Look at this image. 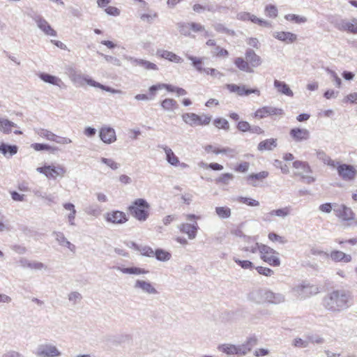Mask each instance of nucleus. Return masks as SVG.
I'll use <instances>...</instances> for the list:
<instances>
[{"label":"nucleus","instance_id":"f257e3e1","mask_svg":"<svg viewBox=\"0 0 357 357\" xmlns=\"http://www.w3.org/2000/svg\"><path fill=\"white\" fill-rule=\"evenodd\" d=\"M324 307L331 312L339 313L353 305V295L347 289H335L327 294L322 300Z\"/></svg>","mask_w":357,"mask_h":357},{"label":"nucleus","instance_id":"f03ea898","mask_svg":"<svg viewBox=\"0 0 357 357\" xmlns=\"http://www.w3.org/2000/svg\"><path fill=\"white\" fill-rule=\"evenodd\" d=\"M69 77L71 81L79 86H83L84 83H86L91 86L101 89L102 90L110 92L112 93H121V91L118 89H114L108 86L103 85L86 75L82 74L81 72H78L73 68L68 70Z\"/></svg>","mask_w":357,"mask_h":357},{"label":"nucleus","instance_id":"7ed1b4c3","mask_svg":"<svg viewBox=\"0 0 357 357\" xmlns=\"http://www.w3.org/2000/svg\"><path fill=\"white\" fill-rule=\"evenodd\" d=\"M151 206L143 198L135 199L128 207L130 214L139 222H145L150 215Z\"/></svg>","mask_w":357,"mask_h":357},{"label":"nucleus","instance_id":"20e7f679","mask_svg":"<svg viewBox=\"0 0 357 357\" xmlns=\"http://www.w3.org/2000/svg\"><path fill=\"white\" fill-rule=\"evenodd\" d=\"M337 165L335 168L337 169V174L342 180L344 181H352L357 176V170L355 167L346 163L337 162Z\"/></svg>","mask_w":357,"mask_h":357},{"label":"nucleus","instance_id":"39448f33","mask_svg":"<svg viewBox=\"0 0 357 357\" xmlns=\"http://www.w3.org/2000/svg\"><path fill=\"white\" fill-rule=\"evenodd\" d=\"M293 167L301 170L300 172H298L296 174L301 176L302 180L307 183L310 184L315 181V178L308 175V174L312 173V169L307 162L301 161V160H296L293 162Z\"/></svg>","mask_w":357,"mask_h":357},{"label":"nucleus","instance_id":"423d86ee","mask_svg":"<svg viewBox=\"0 0 357 357\" xmlns=\"http://www.w3.org/2000/svg\"><path fill=\"white\" fill-rule=\"evenodd\" d=\"M261 259L273 266H279L280 260L278 257V253L273 248L266 245H261L260 248Z\"/></svg>","mask_w":357,"mask_h":357},{"label":"nucleus","instance_id":"0eeeda50","mask_svg":"<svg viewBox=\"0 0 357 357\" xmlns=\"http://www.w3.org/2000/svg\"><path fill=\"white\" fill-rule=\"evenodd\" d=\"M294 292L301 298H306L319 292V287L309 283H303L293 288Z\"/></svg>","mask_w":357,"mask_h":357},{"label":"nucleus","instance_id":"6e6552de","mask_svg":"<svg viewBox=\"0 0 357 357\" xmlns=\"http://www.w3.org/2000/svg\"><path fill=\"white\" fill-rule=\"evenodd\" d=\"M35 354L38 357H59L61 353L56 346L45 343L37 347Z\"/></svg>","mask_w":357,"mask_h":357},{"label":"nucleus","instance_id":"1a4fd4ad","mask_svg":"<svg viewBox=\"0 0 357 357\" xmlns=\"http://www.w3.org/2000/svg\"><path fill=\"white\" fill-rule=\"evenodd\" d=\"M333 211L336 216L343 221L349 222L354 220V213L351 208L347 207L344 204L337 205L335 204Z\"/></svg>","mask_w":357,"mask_h":357},{"label":"nucleus","instance_id":"9d476101","mask_svg":"<svg viewBox=\"0 0 357 357\" xmlns=\"http://www.w3.org/2000/svg\"><path fill=\"white\" fill-rule=\"evenodd\" d=\"M284 111L282 109L271 106H264L259 108L254 114L255 118L264 119L268 116H282Z\"/></svg>","mask_w":357,"mask_h":357},{"label":"nucleus","instance_id":"9b49d317","mask_svg":"<svg viewBox=\"0 0 357 357\" xmlns=\"http://www.w3.org/2000/svg\"><path fill=\"white\" fill-rule=\"evenodd\" d=\"M37 26L47 36L56 37V31L51 26L48 22L40 15H36L33 17Z\"/></svg>","mask_w":357,"mask_h":357},{"label":"nucleus","instance_id":"f8f14e48","mask_svg":"<svg viewBox=\"0 0 357 357\" xmlns=\"http://www.w3.org/2000/svg\"><path fill=\"white\" fill-rule=\"evenodd\" d=\"M227 89L231 93H236L240 96H249L251 93L260 95V91L257 89H245V85L238 86L234 84H228L226 85Z\"/></svg>","mask_w":357,"mask_h":357},{"label":"nucleus","instance_id":"ddd939ff","mask_svg":"<svg viewBox=\"0 0 357 357\" xmlns=\"http://www.w3.org/2000/svg\"><path fill=\"white\" fill-rule=\"evenodd\" d=\"M126 59L130 62L132 66H139L146 70H158L156 64L145 59H137L132 56H128Z\"/></svg>","mask_w":357,"mask_h":357},{"label":"nucleus","instance_id":"4468645a","mask_svg":"<svg viewBox=\"0 0 357 357\" xmlns=\"http://www.w3.org/2000/svg\"><path fill=\"white\" fill-rule=\"evenodd\" d=\"M178 229L181 233L186 234L190 240H193L197 236L199 226L196 222L193 224L182 223L178 226Z\"/></svg>","mask_w":357,"mask_h":357},{"label":"nucleus","instance_id":"2eb2a0df","mask_svg":"<svg viewBox=\"0 0 357 357\" xmlns=\"http://www.w3.org/2000/svg\"><path fill=\"white\" fill-rule=\"evenodd\" d=\"M289 135L296 142L306 141L310 137V132L305 128H294L290 130Z\"/></svg>","mask_w":357,"mask_h":357},{"label":"nucleus","instance_id":"dca6fc26","mask_svg":"<svg viewBox=\"0 0 357 357\" xmlns=\"http://www.w3.org/2000/svg\"><path fill=\"white\" fill-rule=\"evenodd\" d=\"M99 137L104 143L107 144L116 140V132L111 127H102L99 132Z\"/></svg>","mask_w":357,"mask_h":357},{"label":"nucleus","instance_id":"f3484780","mask_svg":"<svg viewBox=\"0 0 357 357\" xmlns=\"http://www.w3.org/2000/svg\"><path fill=\"white\" fill-rule=\"evenodd\" d=\"M269 175L268 172L262 171L259 173H252L246 177L247 183L252 187L259 186V183L262 182Z\"/></svg>","mask_w":357,"mask_h":357},{"label":"nucleus","instance_id":"a211bd4d","mask_svg":"<svg viewBox=\"0 0 357 357\" xmlns=\"http://www.w3.org/2000/svg\"><path fill=\"white\" fill-rule=\"evenodd\" d=\"M105 219L107 222L114 224H123L128 220L126 213L120 211H114L110 213H107Z\"/></svg>","mask_w":357,"mask_h":357},{"label":"nucleus","instance_id":"6ab92c4d","mask_svg":"<svg viewBox=\"0 0 357 357\" xmlns=\"http://www.w3.org/2000/svg\"><path fill=\"white\" fill-rule=\"evenodd\" d=\"M134 288L135 289H141L142 292L147 294L156 295L158 294V290L150 282L142 280H137L135 282Z\"/></svg>","mask_w":357,"mask_h":357},{"label":"nucleus","instance_id":"aec40b11","mask_svg":"<svg viewBox=\"0 0 357 357\" xmlns=\"http://www.w3.org/2000/svg\"><path fill=\"white\" fill-rule=\"evenodd\" d=\"M258 343V339L256 336L252 335L248 337L245 343L238 345V353L240 356H245L250 352L252 349Z\"/></svg>","mask_w":357,"mask_h":357},{"label":"nucleus","instance_id":"412c9836","mask_svg":"<svg viewBox=\"0 0 357 357\" xmlns=\"http://www.w3.org/2000/svg\"><path fill=\"white\" fill-rule=\"evenodd\" d=\"M356 22V19H354L352 22L345 20H340L335 23V26L340 31H347L350 33L356 34L357 25L354 24Z\"/></svg>","mask_w":357,"mask_h":357},{"label":"nucleus","instance_id":"4be33fe9","mask_svg":"<svg viewBox=\"0 0 357 357\" xmlns=\"http://www.w3.org/2000/svg\"><path fill=\"white\" fill-rule=\"evenodd\" d=\"M273 36L287 44L293 43L297 40L296 34L289 31H275L273 33Z\"/></svg>","mask_w":357,"mask_h":357},{"label":"nucleus","instance_id":"5701e85b","mask_svg":"<svg viewBox=\"0 0 357 357\" xmlns=\"http://www.w3.org/2000/svg\"><path fill=\"white\" fill-rule=\"evenodd\" d=\"M245 59L248 61L251 68H257L262 63L261 58L257 55L252 49H247L245 53Z\"/></svg>","mask_w":357,"mask_h":357},{"label":"nucleus","instance_id":"b1692460","mask_svg":"<svg viewBox=\"0 0 357 357\" xmlns=\"http://www.w3.org/2000/svg\"><path fill=\"white\" fill-rule=\"evenodd\" d=\"M266 289L254 290L249 294L250 299L258 304L266 303Z\"/></svg>","mask_w":357,"mask_h":357},{"label":"nucleus","instance_id":"393cba45","mask_svg":"<svg viewBox=\"0 0 357 357\" xmlns=\"http://www.w3.org/2000/svg\"><path fill=\"white\" fill-rule=\"evenodd\" d=\"M266 303L278 305L284 302L285 297L280 293H275L269 289H266Z\"/></svg>","mask_w":357,"mask_h":357},{"label":"nucleus","instance_id":"a878e982","mask_svg":"<svg viewBox=\"0 0 357 357\" xmlns=\"http://www.w3.org/2000/svg\"><path fill=\"white\" fill-rule=\"evenodd\" d=\"M315 153L317 158L321 161L324 165H326L331 167L335 168L337 163L336 161L332 160L326 153L321 149H316Z\"/></svg>","mask_w":357,"mask_h":357},{"label":"nucleus","instance_id":"bb28decb","mask_svg":"<svg viewBox=\"0 0 357 357\" xmlns=\"http://www.w3.org/2000/svg\"><path fill=\"white\" fill-rule=\"evenodd\" d=\"M329 258H331L335 262L343 261L345 263L350 262L351 261V256L347 255L340 250H333L329 254Z\"/></svg>","mask_w":357,"mask_h":357},{"label":"nucleus","instance_id":"cd10ccee","mask_svg":"<svg viewBox=\"0 0 357 357\" xmlns=\"http://www.w3.org/2000/svg\"><path fill=\"white\" fill-rule=\"evenodd\" d=\"M52 235L60 245L66 247L71 251H75V246L68 241L63 232L54 231L52 232Z\"/></svg>","mask_w":357,"mask_h":357},{"label":"nucleus","instance_id":"c85d7f7f","mask_svg":"<svg viewBox=\"0 0 357 357\" xmlns=\"http://www.w3.org/2000/svg\"><path fill=\"white\" fill-rule=\"evenodd\" d=\"M157 54L163 59L176 63H181L183 61V59L181 57L176 55L175 53L167 50H158Z\"/></svg>","mask_w":357,"mask_h":357},{"label":"nucleus","instance_id":"c756f323","mask_svg":"<svg viewBox=\"0 0 357 357\" xmlns=\"http://www.w3.org/2000/svg\"><path fill=\"white\" fill-rule=\"evenodd\" d=\"M19 263L23 268H29L34 270H42L47 268V266L42 262L36 261H31L26 258H21L19 260Z\"/></svg>","mask_w":357,"mask_h":357},{"label":"nucleus","instance_id":"7c9ffc66","mask_svg":"<svg viewBox=\"0 0 357 357\" xmlns=\"http://www.w3.org/2000/svg\"><path fill=\"white\" fill-rule=\"evenodd\" d=\"M247 245L242 248V250L256 253L258 250L260 252V248L262 244H259L256 241V239L250 236L245 238Z\"/></svg>","mask_w":357,"mask_h":357},{"label":"nucleus","instance_id":"2f4dec72","mask_svg":"<svg viewBox=\"0 0 357 357\" xmlns=\"http://www.w3.org/2000/svg\"><path fill=\"white\" fill-rule=\"evenodd\" d=\"M18 147L16 145H10L6 143L0 144V153L6 158H10L17 153Z\"/></svg>","mask_w":357,"mask_h":357},{"label":"nucleus","instance_id":"473e14b6","mask_svg":"<svg viewBox=\"0 0 357 357\" xmlns=\"http://www.w3.org/2000/svg\"><path fill=\"white\" fill-rule=\"evenodd\" d=\"M116 270L121 271V273L124 274H131V275H144L147 274L149 273V271L145 270L144 268H139V267H121V266H116L114 267Z\"/></svg>","mask_w":357,"mask_h":357},{"label":"nucleus","instance_id":"72a5a7b5","mask_svg":"<svg viewBox=\"0 0 357 357\" xmlns=\"http://www.w3.org/2000/svg\"><path fill=\"white\" fill-rule=\"evenodd\" d=\"M164 150L166 154L167 161L173 166H177L179 164L178 158L174 153L173 151L167 146L161 145L158 146Z\"/></svg>","mask_w":357,"mask_h":357},{"label":"nucleus","instance_id":"f704fd0d","mask_svg":"<svg viewBox=\"0 0 357 357\" xmlns=\"http://www.w3.org/2000/svg\"><path fill=\"white\" fill-rule=\"evenodd\" d=\"M277 146V139L271 138L264 141H261L257 146V149L260 151H272Z\"/></svg>","mask_w":357,"mask_h":357},{"label":"nucleus","instance_id":"c9c22d12","mask_svg":"<svg viewBox=\"0 0 357 357\" xmlns=\"http://www.w3.org/2000/svg\"><path fill=\"white\" fill-rule=\"evenodd\" d=\"M218 349L227 355H239L238 347L231 344H222L218 347Z\"/></svg>","mask_w":357,"mask_h":357},{"label":"nucleus","instance_id":"e433bc0d","mask_svg":"<svg viewBox=\"0 0 357 357\" xmlns=\"http://www.w3.org/2000/svg\"><path fill=\"white\" fill-rule=\"evenodd\" d=\"M185 56L186 58L191 61L192 62V66L200 73H202L204 72L205 69L204 68L202 67L203 66V58H201V57H197V56H192V55H190V54H185Z\"/></svg>","mask_w":357,"mask_h":357},{"label":"nucleus","instance_id":"4c0bfd02","mask_svg":"<svg viewBox=\"0 0 357 357\" xmlns=\"http://www.w3.org/2000/svg\"><path fill=\"white\" fill-rule=\"evenodd\" d=\"M274 86L278 91L287 96L292 97L294 96L293 91L290 89L289 86L284 82L275 79L274 81Z\"/></svg>","mask_w":357,"mask_h":357},{"label":"nucleus","instance_id":"58836bf2","mask_svg":"<svg viewBox=\"0 0 357 357\" xmlns=\"http://www.w3.org/2000/svg\"><path fill=\"white\" fill-rule=\"evenodd\" d=\"M48 167H50V169L47 170V174H46L47 178H56L57 176H63L66 173L65 169L61 166L48 165Z\"/></svg>","mask_w":357,"mask_h":357},{"label":"nucleus","instance_id":"ea45409f","mask_svg":"<svg viewBox=\"0 0 357 357\" xmlns=\"http://www.w3.org/2000/svg\"><path fill=\"white\" fill-rule=\"evenodd\" d=\"M234 64L240 70L250 73L254 72L253 68L250 67L248 61L245 60L242 57L236 58L234 60Z\"/></svg>","mask_w":357,"mask_h":357},{"label":"nucleus","instance_id":"a19ab883","mask_svg":"<svg viewBox=\"0 0 357 357\" xmlns=\"http://www.w3.org/2000/svg\"><path fill=\"white\" fill-rule=\"evenodd\" d=\"M39 77L43 82L55 86H61V84H63L60 78L50 74L43 73L40 74Z\"/></svg>","mask_w":357,"mask_h":357},{"label":"nucleus","instance_id":"79ce46f5","mask_svg":"<svg viewBox=\"0 0 357 357\" xmlns=\"http://www.w3.org/2000/svg\"><path fill=\"white\" fill-rule=\"evenodd\" d=\"M162 108L166 112H173L178 109V105L177 102L172 98H165L161 102Z\"/></svg>","mask_w":357,"mask_h":357},{"label":"nucleus","instance_id":"37998d69","mask_svg":"<svg viewBox=\"0 0 357 357\" xmlns=\"http://www.w3.org/2000/svg\"><path fill=\"white\" fill-rule=\"evenodd\" d=\"M291 206H285L282 208H278L275 210H272L268 213V216L273 217V216H278L280 218H284L287 216H289L291 214Z\"/></svg>","mask_w":357,"mask_h":357},{"label":"nucleus","instance_id":"c03bdc74","mask_svg":"<svg viewBox=\"0 0 357 357\" xmlns=\"http://www.w3.org/2000/svg\"><path fill=\"white\" fill-rule=\"evenodd\" d=\"M132 246L136 250L140 252L143 256L149 257H154L155 251H153V250L148 245H139L135 243H132Z\"/></svg>","mask_w":357,"mask_h":357},{"label":"nucleus","instance_id":"a18cd8bd","mask_svg":"<svg viewBox=\"0 0 357 357\" xmlns=\"http://www.w3.org/2000/svg\"><path fill=\"white\" fill-rule=\"evenodd\" d=\"M182 119L190 126H198L199 115L195 113H185L182 115Z\"/></svg>","mask_w":357,"mask_h":357},{"label":"nucleus","instance_id":"49530a36","mask_svg":"<svg viewBox=\"0 0 357 357\" xmlns=\"http://www.w3.org/2000/svg\"><path fill=\"white\" fill-rule=\"evenodd\" d=\"M13 127H17L16 123L6 119H0V130L1 132L8 134L11 132Z\"/></svg>","mask_w":357,"mask_h":357},{"label":"nucleus","instance_id":"de8ad7c7","mask_svg":"<svg viewBox=\"0 0 357 357\" xmlns=\"http://www.w3.org/2000/svg\"><path fill=\"white\" fill-rule=\"evenodd\" d=\"M154 257H155V258L158 261H167L170 259L172 255L170 252L165 250L158 248L155 250Z\"/></svg>","mask_w":357,"mask_h":357},{"label":"nucleus","instance_id":"09e8293b","mask_svg":"<svg viewBox=\"0 0 357 357\" xmlns=\"http://www.w3.org/2000/svg\"><path fill=\"white\" fill-rule=\"evenodd\" d=\"M35 132L40 137L45 138L46 139L52 142L54 139V137H56V135L54 134L52 132L43 128L35 129Z\"/></svg>","mask_w":357,"mask_h":357},{"label":"nucleus","instance_id":"8fccbe9b","mask_svg":"<svg viewBox=\"0 0 357 357\" xmlns=\"http://www.w3.org/2000/svg\"><path fill=\"white\" fill-rule=\"evenodd\" d=\"M215 213L220 218L227 219L231 216V209L227 206H218L215 208Z\"/></svg>","mask_w":357,"mask_h":357},{"label":"nucleus","instance_id":"3c124183","mask_svg":"<svg viewBox=\"0 0 357 357\" xmlns=\"http://www.w3.org/2000/svg\"><path fill=\"white\" fill-rule=\"evenodd\" d=\"M31 146L37 151H49L52 153H54L58 151V148L56 146H52L46 144L35 143Z\"/></svg>","mask_w":357,"mask_h":357},{"label":"nucleus","instance_id":"603ef678","mask_svg":"<svg viewBox=\"0 0 357 357\" xmlns=\"http://www.w3.org/2000/svg\"><path fill=\"white\" fill-rule=\"evenodd\" d=\"M176 26L181 35L190 36V23L178 22Z\"/></svg>","mask_w":357,"mask_h":357},{"label":"nucleus","instance_id":"864d4df0","mask_svg":"<svg viewBox=\"0 0 357 357\" xmlns=\"http://www.w3.org/2000/svg\"><path fill=\"white\" fill-rule=\"evenodd\" d=\"M85 213L89 215L98 217L101 213V210L98 205H90L84 208Z\"/></svg>","mask_w":357,"mask_h":357},{"label":"nucleus","instance_id":"5fc2aeb1","mask_svg":"<svg viewBox=\"0 0 357 357\" xmlns=\"http://www.w3.org/2000/svg\"><path fill=\"white\" fill-rule=\"evenodd\" d=\"M284 18L289 21H294L297 24H302L307 22V17L295 14H287Z\"/></svg>","mask_w":357,"mask_h":357},{"label":"nucleus","instance_id":"6e6d98bb","mask_svg":"<svg viewBox=\"0 0 357 357\" xmlns=\"http://www.w3.org/2000/svg\"><path fill=\"white\" fill-rule=\"evenodd\" d=\"M213 26L214 29L219 33H225L229 36L235 35V31L234 30L227 29L221 23H216V24H213Z\"/></svg>","mask_w":357,"mask_h":357},{"label":"nucleus","instance_id":"4d7b16f0","mask_svg":"<svg viewBox=\"0 0 357 357\" xmlns=\"http://www.w3.org/2000/svg\"><path fill=\"white\" fill-rule=\"evenodd\" d=\"M100 162L107 167H109L112 170H116L120 167V164L115 162L112 158H100Z\"/></svg>","mask_w":357,"mask_h":357},{"label":"nucleus","instance_id":"13d9d810","mask_svg":"<svg viewBox=\"0 0 357 357\" xmlns=\"http://www.w3.org/2000/svg\"><path fill=\"white\" fill-rule=\"evenodd\" d=\"M213 124L218 128H222L225 130H229V122L225 119L217 118L213 121Z\"/></svg>","mask_w":357,"mask_h":357},{"label":"nucleus","instance_id":"bf43d9fd","mask_svg":"<svg viewBox=\"0 0 357 357\" xmlns=\"http://www.w3.org/2000/svg\"><path fill=\"white\" fill-rule=\"evenodd\" d=\"M68 298L69 301L73 305H77V303H79L82 301V296L78 291H72L70 294H68Z\"/></svg>","mask_w":357,"mask_h":357},{"label":"nucleus","instance_id":"052dcab7","mask_svg":"<svg viewBox=\"0 0 357 357\" xmlns=\"http://www.w3.org/2000/svg\"><path fill=\"white\" fill-rule=\"evenodd\" d=\"M234 178V176L230 173H225L222 174L220 177L215 179L217 183H223L225 185L229 184V181Z\"/></svg>","mask_w":357,"mask_h":357},{"label":"nucleus","instance_id":"680f3d73","mask_svg":"<svg viewBox=\"0 0 357 357\" xmlns=\"http://www.w3.org/2000/svg\"><path fill=\"white\" fill-rule=\"evenodd\" d=\"M237 200L243 204H245L250 206H259V202L257 200L250 197H238Z\"/></svg>","mask_w":357,"mask_h":357},{"label":"nucleus","instance_id":"e2e57ef3","mask_svg":"<svg viewBox=\"0 0 357 357\" xmlns=\"http://www.w3.org/2000/svg\"><path fill=\"white\" fill-rule=\"evenodd\" d=\"M266 15L269 17L275 18L278 16V9L272 4L267 5L265 8Z\"/></svg>","mask_w":357,"mask_h":357},{"label":"nucleus","instance_id":"0e129e2a","mask_svg":"<svg viewBox=\"0 0 357 357\" xmlns=\"http://www.w3.org/2000/svg\"><path fill=\"white\" fill-rule=\"evenodd\" d=\"M268 239L273 242H278L281 244H284L287 243V240L283 236H280L278 234L271 232L268 234Z\"/></svg>","mask_w":357,"mask_h":357},{"label":"nucleus","instance_id":"69168bd1","mask_svg":"<svg viewBox=\"0 0 357 357\" xmlns=\"http://www.w3.org/2000/svg\"><path fill=\"white\" fill-rule=\"evenodd\" d=\"M233 260L239 265L242 268L248 269L252 267V263L248 260H240L236 257H234Z\"/></svg>","mask_w":357,"mask_h":357},{"label":"nucleus","instance_id":"338daca9","mask_svg":"<svg viewBox=\"0 0 357 357\" xmlns=\"http://www.w3.org/2000/svg\"><path fill=\"white\" fill-rule=\"evenodd\" d=\"M204 73L207 75H210L213 77H217L218 79H220L224 76L223 73H220V71L215 68H206Z\"/></svg>","mask_w":357,"mask_h":357},{"label":"nucleus","instance_id":"774afa93","mask_svg":"<svg viewBox=\"0 0 357 357\" xmlns=\"http://www.w3.org/2000/svg\"><path fill=\"white\" fill-rule=\"evenodd\" d=\"M326 72L331 75V77L333 78V82H335V84L337 87L340 88L341 86L342 81L341 79L338 77L337 73L329 69L326 68Z\"/></svg>","mask_w":357,"mask_h":357}]
</instances>
